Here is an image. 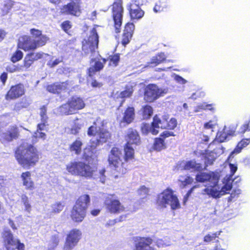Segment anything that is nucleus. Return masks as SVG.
<instances>
[{
    "instance_id": "f257e3e1",
    "label": "nucleus",
    "mask_w": 250,
    "mask_h": 250,
    "mask_svg": "<svg viewBox=\"0 0 250 250\" xmlns=\"http://www.w3.org/2000/svg\"><path fill=\"white\" fill-rule=\"evenodd\" d=\"M66 169L72 175L93 177L102 183H104L106 180V176L104 175L105 170L104 168L95 171L94 168L83 162L70 163L66 166Z\"/></svg>"
},
{
    "instance_id": "f03ea898",
    "label": "nucleus",
    "mask_w": 250,
    "mask_h": 250,
    "mask_svg": "<svg viewBox=\"0 0 250 250\" xmlns=\"http://www.w3.org/2000/svg\"><path fill=\"white\" fill-rule=\"evenodd\" d=\"M15 157L19 164L24 167L34 166L39 159L36 148L26 142L22 143L18 147Z\"/></svg>"
},
{
    "instance_id": "7ed1b4c3",
    "label": "nucleus",
    "mask_w": 250,
    "mask_h": 250,
    "mask_svg": "<svg viewBox=\"0 0 250 250\" xmlns=\"http://www.w3.org/2000/svg\"><path fill=\"white\" fill-rule=\"evenodd\" d=\"M87 134L89 136H95L90 142L92 153H94L93 151L98 146L105 143L110 137L109 132L104 127L103 122L99 123L98 121L88 128Z\"/></svg>"
},
{
    "instance_id": "20e7f679",
    "label": "nucleus",
    "mask_w": 250,
    "mask_h": 250,
    "mask_svg": "<svg viewBox=\"0 0 250 250\" xmlns=\"http://www.w3.org/2000/svg\"><path fill=\"white\" fill-rule=\"evenodd\" d=\"M219 177L220 174L218 172H199L196 176V180L199 182H209L211 188H205L203 190V193L214 198H218L223 195L221 194V190H218L216 187Z\"/></svg>"
},
{
    "instance_id": "39448f33",
    "label": "nucleus",
    "mask_w": 250,
    "mask_h": 250,
    "mask_svg": "<svg viewBox=\"0 0 250 250\" xmlns=\"http://www.w3.org/2000/svg\"><path fill=\"white\" fill-rule=\"evenodd\" d=\"M125 147L124 153L118 148L113 147L110 151L108 156V161L110 165H112L115 170L119 173L125 174L128 168L127 163L133 159L125 160Z\"/></svg>"
},
{
    "instance_id": "423d86ee",
    "label": "nucleus",
    "mask_w": 250,
    "mask_h": 250,
    "mask_svg": "<svg viewBox=\"0 0 250 250\" xmlns=\"http://www.w3.org/2000/svg\"><path fill=\"white\" fill-rule=\"evenodd\" d=\"M89 202L90 197L88 195H83L79 197L71 211V216L73 221L80 222L83 220Z\"/></svg>"
},
{
    "instance_id": "0eeeda50",
    "label": "nucleus",
    "mask_w": 250,
    "mask_h": 250,
    "mask_svg": "<svg viewBox=\"0 0 250 250\" xmlns=\"http://www.w3.org/2000/svg\"><path fill=\"white\" fill-rule=\"evenodd\" d=\"M157 204L162 208L169 206L173 210L179 208L180 206L178 199L170 189H167L158 195Z\"/></svg>"
},
{
    "instance_id": "6e6552de",
    "label": "nucleus",
    "mask_w": 250,
    "mask_h": 250,
    "mask_svg": "<svg viewBox=\"0 0 250 250\" xmlns=\"http://www.w3.org/2000/svg\"><path fill=\"white\" fill-rule=\"evenodd\" d=\"M99 42V36L96 29L94 28L91 31L87 40L83 42L82 49L84 53L86 55H90V57L99 56L98 49Z\"/></svg>"
},
{
    "instance_id": "1a4fd4ad",
    "label": "nucleus",
    "mask_w": 250,
    "mask_h": 250,
    "mask_svg": "<svg viewBox=\"0 0 250 250\" xmlns=\"http://www.w3.org/2000/svg\"><path fill=\"white\" fill-rule=\"evenodd\" d=\"M125 140L127 142L125 146V160L133 159L134 150L132 146L138 145L140 143V138L138 132L132 128L128 129L126 132Z\"/></svg>"
},
{
    "instance_id": "9d476101",
    "label": "nucleus",
    "mask_w": 250,
    "mask_h": 250,
    "mask_svg": "<svg viewBox=\"0 0 250 250\" xmlns=\"http://www.w3.org/2000/svg\"><path fill=\"white\" fill-rule=\"evenodd\" d=\"M168 92L167 88H159L157 85L151 84L145 88V99L147 102H152Z\"/></svg>"
},
{
    "instance_id": "9b49d317",
    "label": "nucleus",
    "mask_w": 250,
    "mask_h": 250,
    "mask_svg": "<svg viewBox=\"0 0 250 250\" xmlns=\"http://www.w3.org/2000/svg\"><path fill=\"white\" fill-rule=\"evenodd\" d=\"M112 16L114 21L115 31L116 33L120 32V27L122 25L124 9L122 6V1L117 0L112 5Z\"/></svg>"
},
{
    "instance_id": "f8f14e48",
    "label": "nucleus",
    "mask_w": 250,
    "mask_h": 250,
    "mask_svg": "<svg viewBox=\"0 0 250 250\" xmlns=\"http://www.w3.org/2000/svg\"><path fill=\"white\" fill-rule=\"evenodd\" d=\"M144 3L143 0H131L127 5L131 19L138 20L144 15V11L140 8Z\"/></svg>"
},
{
    "instance_id": "ddd939ff",
    "label": "nucleus",
    "mask_w": 250,
    "mask_h": 250,
    "mask_svg": "<svg viewBox=\"0 0 250 250\" xmlns=\"http://www.w3.org/2000/svg\"><path fill=\"white\" fill-rule=\"evenodd\" d=\"M82 236L81 231L76 229L71 230L67 235L64 250H71L77 245Z\"/></svg>"
},
{
    "instance_id": "4468645a",
    "label": "nucleus",
    "mask_w": 250,
    "mask_h": 250,
    "mask_svg": "<svg viewBox=\"0 0 250 250\" xmlns=\"http://www.w3.org/2000/svg\"><path fill=\"white\" fill-rule=\"evenodd\" d=\"M3 237L5 246H16L18 250H24V245L15 238L10 229H5L3 232Z\"/></svg>"
},
{
    "instance_id": "2eb2a0df",
    "label": "nucleus",
    "mask_w": 250,
    "mask_h": 250,
    "mask_svg": "<svg viewBox=\"0 0 250 250\" xmlns=\"http://www.w3.org/2000/svg\"><path fill=\"white\" fill-rule=\"evenodd\" d=\"M152 239L149 237H135L134 238V250H155L150 246Z\"/></svg>"
},
{
    "instance_id": "dca6fc26",
    "label": "nucleus",
    "mask_w": 250,
    "mask_h": 250,
    "mask_svg": "<svg viewBox=\"0 0 250 250\" xmlns=\"http://www.w3.org/2000/svg\"><path fill=\"white\" fill-rule=\"evenodd\" d=\"M229 168L231 174L229 176L227 175L224 178L223 182L224 185L221 189V194H222L227 193L231 190L232 188V183L234 181V179L232 178V176L237 170V167L234 165L230 164H229Z\"/></svg>"
},
{
    "instance_id": "f3484780",
    "label": "nucleus",
    "mask_w": 250,
    "mask_h": 250,
    "mask_svg": "<svg viewBox=\"0 0 250 250\" xmlns=\"http://www.w3.org/2000/svg\"><path fill=\"white\" fill-rule=\"evenodd\" d=\"M101 56H94L90 57L91 66L89 68L88 73L89 76H92L96 71H99L104 67V64L105 63L106 60L104 59H100Z\"/></svg>"
},
{
    "instance_id": "a211bd4d",
    "label": "nucleus",
    "mask_w": 250,
    "mask_h": 250,
    "mask_svg": "<svg viewBox=\"0 0 250 250\" xmlns=\"http://www.w3.org/2000/svg\"><path fill=\"white\" fill-rule=\"evenodd\" d=\"M168 119L169 117L167 115H164L161 118H160L157 115L154 116L152 122L153 128L151 129L152 134L153 135L158 134L159 132L158 129L159 128L166 129L167 125V120Z\"/></svg>"
},
{
    "instance_id": "6ab92c4d",
    "label": "nucleus",
    "mask_w": 250,
    "mask_h": 250,
    "mask_svg": "<svg viewBox=\"0 0 250 250\" xmlns=\"http://www.w3.org/2000/svg\"><path fill=\"white\" fill-rule=\"evenodd\" d=\"M18 46L25 51L35 50L36 49L33 39L28 36H23L19 40Z\"/></svg>"
},
{
    "instance_id": "aec40b11",
    "label": "nucleus",
    "mask_w": 250,
    "mask_h": 250,
    "mask_svg": "<svg viewBox=\"0 0 250 250\" xmlns=\"http://www.w3.org/2000/svg\"><path fill=\"white\" fill-rule=\"evenodd\" d=\"M24 87L22 84H18L13 86L8 91L6 95L7 100L20 97L24 94Z\"/></svg>"
},
{
    "instance_id": "412c9836",
    "label": "nucleus",
    "mask_w": 250,
    "mask_h": 250,
    "mask_svg": "<svg viewBox=\"0 0 250 250\" xmlns=\"http://www.w3.org/2000/svg\"><path fill=\"white\" fill-rule=\"evenodd\" d=\"M61 12L77 17H79L81 13L79 5L73 2L64 5L61 8Z\"/></svg>"
},
{
    "instance_id": "4be33fe9",
    "label": "nucleus",
    "mask_w": 250,
    "mask_h": 250,
    "mask_svg": "<svg viewBox=\"0 0 250 250\" xmlns=\"http://www.w3.org/2000/svg\"><path fill=\"white\" fill-rule=\"evenodd\" d=\"M18 136V130L16 127H11L5 132H0V140L1 141H11Z\"/></svg>"
},
{
    "instance_id": "5701e85b",
    "label": "nucleus",
    "mask_w": 250,
    "mask_h": 250,
    "mask_svg": "<svg viewBox=\"0 0 250 250\" xmlns=\"http://www.w3.org/2000/svg\"><path fill=\"white\" fill-rule=\"evenodd\" d=\"M105 205L108 210L111 213H120L125 209V208L117 200H112L110 201L106 200Z\"/></svg>"
},
{
    "instance_id": "b1692460",
    "label": "nucleus",
    "mask_w": 250,
    "mask_h": 250,
    "mask_svg": "<svg viewBox=\"0 0 250 250\" xmlns=\"http://www.w3.org/2000/svg\"><path fill=\"white\" fill-rule=\"evenodd\" d=\"M43 53L41 52L31 53L27 54L24 60V66L26 68H29L34 61L41 59L42 57Z\"/></svg>"
},
{
    "instance_id": "393cba45",
    "label": "nucleus",
    "mask_w": 250,
    "mask_h": 250,
    "mask_svg": "<svg viewBox=\"0 0 250 250\" xmlns=\"http://www.w3.org/2000/svg\"><path fill=\"white\" fill-rule=\"evenodd\" d=\"M69 101L71 104V109H73L74 113L76 111L83 108L85 105L83 100L79 97H73Z\"/></svg>"
},
{
    "instance_id": "a878e982",
    "label": "nucleus",
    "mask_w": 250,
    "mask_h": 250,
    "mask_svg": "<svg viewBox=\"0 0 250 250\" xmlns=\"http://www.w3.org/2000/svg\"><path fill=\"white\" fill-rule=\"evenodd\" d=\"M66 87L67 83H55L49 85L47 87V90L53 93H59L62 91L65 90Z\"/></svg>"
},
{
    "instance_id": "bb28decb",
    "label": "nucleus",
    "mask_w": 250,
    "mask_h": 250,
    "mask_svg": "<svg viewBox=\"0 0 250 250\" xmlns=\"http://www.w3.org/2000/svg\"><path fill=\"white\" fill-rule=\"evenodd\" d=\"M30 172H25L21 174L23 184L27 189H31L33 188L34 183L31 179Z\"/></svg>"
},
{
    "instance_id": "cd10ccee",
    "label": "nucleus",
    "mask_w": 250,
    "mask_h": 250,
    "mask_svg": "<svg viewBox=\"0 0 250 250\" xmlns=\"http://www.w3.org/2000/svg\"><path fill=\"white\" fill-rule=\"evenodd\" d=\"M134 109L132 107H128L125 111L123 118L124 122L127 124H130L134 119Z\"/></svg>"
},
{
    "instance_id": "c85d7f7f",
    "label": "nucleus",
    "mask_w": 250,
    "mask_h": 250,
    "mask_svg": "<svg viewBox=\"0 0 250 250\" xmlns=\"http://www.w3.org/2000/svg\"><path fill=\"white\" fill-rule=\"evenodd\" d=\"M181 164H185L184 169L186 170H193L199 171L202 167L201 164L196 163L195 161H190L187 162H182Z\"/></svg>"
},
{
    "instance_id": "c756f323",
    "label": "nucleus",
    "mask_w": 250,
    "mask_h": 250,
    "mask_svg": "<svg viewBox=\"0 0 250 250\" xmlns=\"http://www.w3.org/2000/svg\"><path fill=\"white\" fill-rule=\"evenodd\" d=\"M82 145L83 143L80 140H76L70 146V150L75 154H79L82 151Z\"/></svg>"
},
{
    "instance_id": "7c9ffc66",
    "label": "nucleus",
    "mask_w": 250,
    "mask_h": 250,
    "mask_svg": "<svg viewBox=\"0 0 250 250\" xmlns=\"http://www.w3.org/2000/svg\"><path fill=\"white\" fill-rule=\"evenodd\" d=\"M193 181V179L188 175L180 176L178 179L179 186L181 188H184L187 185L190 184Z\"/></svg>"
},
{
    "instance_id": "2f4dec72",
    "label": "nucleus",
    "mask_w": 250,
    "mask_h": 250,
    "mask_svg": "<svg viewBox=\"0 0 250 250\" xmlns=\"http://www.w3.org/2000/svg\"><path fill=\"white\" fill-rule=\"evenodd\" d=\"M59 112L62 114L68 115L74 113L73 109H71V104H70L69 101H68L65 104H64L61 106L59 108Z\"/></svg>"
},
{
    "instance_id": "473e14b6",
    "label": "nucleus",
    "mask_w": 250,
    "mask_h": 250,
    "mask_svg": "<svg viewBox=\"0 0 250 250\" xmlns=\"http://www.w3.org/2000/svg\"><path fill=\"white\" fill-rule=\"evenodd\" d=\"M59 112L62 114L68 115L74 113L73 109H71V104H70L69 101H68L65 104H64L61 106L59 108Z\"/></svg>"
},
{
    "instance_id": "72a5a7b5",
    "label": "nucleus",
    "mask_w": 250,
    "mask_h": 250,
    "mask_svg": "<svg viewBox=\"0 0 250 250\" xmlns=\"http://www.w3.org/2000/svg\"><path fill=\"white\" fill-rule=\"evenodd\" d=\"M250 142V139H243L237 145L236 148L231 152L230 156H232L234 153H239L243 148L248 146Z\"/></svg>"
},
{
    "instance_id": "f704fd0d",
    "label": "nucleus",
    "mask_w": 250,
    "mask_h": 250,
    "mask_svg": "<svg viewBox=\"0 0 250 250\" xmlns=\"http://www.w3.org/2000/svg\"><path fill=\"white\" fill-rule=\"evenodd\" d=\"M33 40L35 42V44L37 48L45 45L47 41L48 40V38L45 35L42 34L36 39Z\"/></svg>"
},
{
    "instance_id": "c9c22d12",
    "label": "nucleus",
    "mask_w": 250,
    "mask_h": 250,
    "mask_svg": "<svg viewBox=\"0 0 250 250\" xmlns=\"http://www.w3.org/2000/svg\"><path fill=\"white\" fill-rule=\"evenodd\" d=\"M21 202L24 207V210L30 213L31 210V206L30 204L29 199L26 195L22 194L21 196Z\"/></svg>"
},
{
    "instance_id": "e433bc0d",
    "label": "nucleus",
    "mask_w": 250,
    "mask_h": 250,
    "mask_svg": "<svg viewBox=\"0 0 250 250\" xmlns=\"http://www.w3.org/2000/svg\"><path fill=\"white\" fill-rule=\"evenodd\" d=\"M152 108L148 105L144 106L142 108V114L144 119L149 118L152 115Z\"/></svg>"
},
{
    "instance_id": "4c0bfd02",
    "label": "nucleus",
    "mask_w": 250,
    "mask_h": 250,
    "mask_svg": "<svg viewBox=\"0 0 250 250\" xmlns=\"http://www.w3.org/2000/svg\"><path fill=\"white\" fill-rule=\"evenodd\" d=\"M166 148L164 141L161 138H156L154 144V148L157 151H160Z\"/></svg>"
},
{
    "instance_id": "58836bf2",
    "label": "nucleus",
    "mask_w": 250,
    "mask_h": 250,
    "mask_svg": "<svg viewBox=\"0 0 250 250\" xmlns=\"http://www.w3.org/2000/svg\"><path fill=\"white\" fill-rule=\"evenodd\" d=\"M165 58L166 57L164 53H161L158 56L152 57L150 64H155V65H157L165 60Z\"/></svg>"
},
{
    "instance_id": "ea45409f",
    "label": "nucleus",
    "mask_w": 250,
    "mask_h": 250,
    "mask_svg": "<svg viewBox=\"0 0 250 250\" xmlns=\"http://www.w3.org/2000/svg\"><path fill=\"white\" fill-rule=\"evenodd\" d=\"M63 205L61 203H56L51 206V212L54 213H59L62 210Z\"/></svg>"
},
{
    "instance_id": "a19ab883",
    "label": "nucleus",
    "mask_w": 250,
    "mask_h": 250,
    "mask_svg": "<svg viewBox=\"0 0 250 250\" xmlns=\"http://www.w3.org/2000/svg\"><path fill=\"white\" fill-rule=\"evenodd\" d=\"M23 57V53L21 50H17L15 52L11 57V61L16 62L22 59Z\"/></svg>"
},
{
    "instance_id": "79ce46f5",
    "label": "nucleus",
    "mask_w": 250,
    "mask_h": 250,
    "mask_svg": "<svg viewBox=\"0 0 250 250\" xmlns=\"http://www.w3.org/2000/svg\"><path fill=\"white\" fill-rule=\"evenodd\" d=\"M141 130L143 134H146L149 132H150L152 133L151 129L153 128L152 124L150 125L148 124H142L141 125Z\"/></svg>"
},
{
    "instance_id": "37998d69",
    "label": "nucleus",
    "mask_w": 250,
    "mask_h": 250,
    "mask_svg": "<svg viewBox=\"0 0 250 250\" xmlns=\"http://www.w3.org/2000/svg\"><path fill=\"white\" fill-rule=\"evenodd\" d=\"M167 125L166 129H174L177 125V120L175 118H171L169 120H167Z\"/></svg>"
},
{
    "instance_id": "c03bdc74",
    "label": "nucleus",
    "mask_w": 250,
    "mask_h": 250,
    "mask_svg": "<svg viewBox=\"0 0 250 250\" xmlns=\"http://www.w3.org/2000/svg\"><path fill=\"white\" fill-rule=\"evenodd\" d=\"M133 93V89L132 87L127 88L125 90L120 92L119 96L121 98L129 97Z\"/></svg>"
},
{
    "instance_id": "a18cd8bd",
    "label": "nucleus",
    "mask_w": 250,
    "mask_h": 250,
    "mask_svg": "<svg viewBox=\"0 0 250 250\" xmlns=\"http://www.w3.org/2000/svg\"><path fill=\"white\" fill-rule=\"evenodd\" d=\"M135 28V26L132 23H127L125 27L124 33L125 34H131L132 36Z\"/></svg>"
},
{
    "instance_id": "49530a36",
    "label": "nucleus",
    "mask_w": 250,
    "mask_h": 250,
    "mask_svg": "<svg viewBox=\"0 0 250 250\" xmlns=\"http://www.w3.org/2000/svg\"><path fill=\"white\" fill-rule=\"evenodd\" d=\"M220 232L219 233L216 232L214 233L208 234L204 237V241L206 242H209L213 240H215L216 237H218L220 235Z\"/></svg>"
},
{
    "instance_id": "de8ad7c7",
    "label": "nucleus",
    "mask_w": 250,
    "mask_h": 250,
    "mask_svg": "<svg viewBox=\"0 0 250 250\" xmlns=\"http://www.w3.org/2000/svg\"><path fill=\"white\" fill-rule=\"evenodd\" d=\"M13 5V1L11 0H5L4 1L3 11L4 13H7Z\"/></svg>"
},
{
    "instance_id": "09e8293b",
    "label": "nucleus",
    "mask_w": 250,
    "mask_h": 250,
    "mask_svg": "<svg viewBox=\"0 0 250 250\" xmlns=\"http://www.w3.org/2000/svg\"><path fill=\"white\" fill-rule=\"evenodd\" d=\"M40 116L42 122H47L48 117L46 115V108L45 106L41 108Z\"/></svg>"
},
{
    "instance_id": "8fccbe9b",
    "label": "nucleus",
    "mask_w": 250,
    "mask_h": 250,
    "mask_svg": "<svg viewBox=\"0 0 250 250\" xmlns=\"http://www.w3.org/2000/svg\"><path fill=\"white\" fill-rule=\"evenodd\" d=\"M132 36L131 34H127L124 33L122 37V43L124 45H125L128 44Z\"/></svg>"
},
{
    "instance_id": "3c124183",
    "label": "nucleus",
    "mask_w": 250,
    "mask_h": 250,
    "mask_svg": "<svg viewBox=\"0 0 250 250\" xmlns=\"http://www.w3.org/2000/svg\"><path fill=\"white\" fill-rule=\"evenodd\" d=\"M149 191L148 188H146L145 186H142L138 190V194L142 197L145 198L148 194Z\"/></svg>"
},
{
    "instance_id": "603ef678",
    "label": "nucleus",
    "mask_w": 250,
    "mask_h": 250,
    "mask_svg": "<svg viewBox=\"0 0 250 250\" xmlns=\"http://www.w3.org/2000/svg\"><path fill=\"white\" fill-rule=\"evenodd\" d=\"M62 29L66 33L71 28V24L70 21H68L63 22L61 24Z\"/></svg>"
},
{
    "instance_id": "864d4df0",
    "label": "nucleus",
    "mask_w": 250,
    "mask_h": 250,
    "mask_svg": "<svg viewBox=\"0 0 250 250\" xmlns=\"http://www.w3.org/2000/svg\"><path fill=\"white\" fill-rule=\"evenodd\" d=\"M30 32L32 35V37L34 38L33 39H36L39 36L42 35V32L38 29H31Z\"/></svg>"
},
{
    "instance_id": "5fc2aeb1",
    "label": "nucleus",
    "mask_w": 250,
    "mask_h": 250,
    "mask_svg": "<svg viewBox=\"0 0 250 250\" xmlns=\"http://www.w3.org/2000/svg\"><path fill=\"white\" fill-rule=\"evenodd\" d=\"M211 106V104H201L197 106L195 109V112H199L200 109H206L208 108L209 110H211V108H209V107Z\"/></svg>"
},
{
    "instance_id": "6e6d98bb",
    "label": "nucleus",
    "mask_w": 250,
    "mask_h": 250,
    "mask_svg": "<svg viewBox=\"0 0 250 250\" xmlns=\"http://www.w3.org/2000/svg\"><path fill=\"white\" fill-rule=\"evenodd\" d=\"M174 79L175 81L180 84H185L187 82V80L178 75H175L174 76Z\"/></svg>"
},
{
    "instance_id": "4d7b16f0",
    "label": "nucleus",
    "mask_w": 250,
    "mask_h": 250,
    "mask_svg": "<svg viewBox=\"0 0 250 250\" xmlns=\"http://www.w3.org/2000/svg\"><path fill=\"white\" fill-rule=\"evenodd\" d=\"M250 120L248 121L246 123L244 124L241 127V131L240 132L242 133H245L246 131L250 130V128L249 127V124H250Z\"/></svg>"
},
{
    "instance_id": "13d9d810",
    "label": "nucleus",
    "mask_w": 250,
    "mask_h": 250,
    "mask_svg": "<svg viewBox=\"0 0 250 250\" xmlns=\"http://www.w3.org/2000/svg\"><path fill=\"white\" fill-rule=\"evenodd\" d=\"M59 241L58 237H56L55 236H53L51 238V247L52 248H54L55 247H56L58 245Z\"/></svg>"
},
{
    "instance_id": "bf43d9fd",
    "label": "nucleus",
    "mask_w": 250,
    "mask_h": 250,
    "mask_svg": "<svg viewBox=\"0 0 250 250\" xmlns=\"http://www.w3.org/2000/svg\"><path fill=\"white\" fill-rule=\"evenodd\" d=\"M156 243L158 247H164L170 245L169 243L165 242L164 240L162 239L158 240Z\"/></svg>"
},
{
    "instance_id": "052dcab7",
    "label": "nucleus",
    "mask_w": 250,
    "mask_h": 250,
    "mask_svg": "<svg viewBox=\"0 0 250 250\" xmlns=\"http://www.w3.org/2000/svg\"><path fill=\"white\" fill-rule=\"evenodd\" d=\"M161 136L164 138H167L169 136H174L175 135L173 132L169 131L168 130H165L162 133Z\"/></svg>"
},
{
    "instance_id": "680f3d73",
    "label": "nucleus",
    "mask_w": 250,
    "mask_h": 250,
    "mask_svg": "<svg viewBox=\"0 0 250 250\" xmlns=\"http://www.w3.org/2000/svg\"><path fill=\"white\" fill-rule=\"evenodd\" d=\"M217 136L218 137L217 139L220 142H223L227 140L228 136L225 134H217Z\"/></svg>"
},
{
    "instance_id": "e2e57ef3",
    "label": "nucleus",
    "mask_w": 250,
    "mask_h": 250,
    "mask_svg": "<svg viewBox=\"0 0 250 250\" xmlns=\"http://www.w3.org/2000/svg\"><path fill=\"white\" fill-rule=\"evenodd\" d=\"M61 62H62V59H56L55 61H54L53 62L50 61L48 62V64L49 65H50L51 67H54V66H56L57 65H58Z\"/></svg>"
},
{
    "instance_id": "0e129e2a",
    "label": "nucleus",
    "mask_w": 250,
    "mask_h": 250,
    "mask_svg": "<svg viewBox=\"0 0 250 250\" xmlns=\"http://www.w3.org/2000/svg\"><path fill=\"white\" fill-rule=\"evenodd\" d=\"M45 136H46V135H45V134L44 133L39 132L38 131V130H37V132L35 133V135H34V136L35 137H36V138H37V137L40 138L42 139L43 140L45 139Z\"/></svg>"
},
{
    "instance_id": "69168bd1",
    "label": "nucleus",
    "mask_w": 250,
    "mask_h": 250,
    "mask_svg": "<svg viewBox=\"0 0 250 250\" xmlns=\"http://www.w3.org/2000/svg\"><path fill=\"white\" fill-rule=\"evenodd\" d=\"M120 59L119 56L116 55H114L110 59L111 62H113L115 65H116Z\"/></svg>"
},
{
    "instance_id": "338daca9",
    "label": "nucleus",
    "mask_w": 250,
    "mask_h": 250,
    "mask_svg": "<svg viewBox=\"0 0 250 250\" xmlns=\"http://www.w3.org/2000/svg\"><path fill=\"white\" fill-rule=\"evenodd\" d=\"M215 126V124L213 123L212 121H209L205 124L204 127L207 129L213 128Z\"/></svg>"
},
{
    "instance_id": "774afa93",
    "label": "nucleus",
    "mask_w": 250,
    "mask_h": 250,
    "mask_svg": "<svg viewBox=\"0 0 250 250\" xmlns=\"http://www.w3.org/2000/svg\"><path fill=\"white\" fill-rule=\"evenodd\" d=\"M0 78L2 83L4 84L7 78V74L6 73H3Z\"/></svg>"
}]
</instances>
